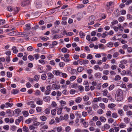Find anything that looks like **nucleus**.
<instances>
[{
	"label": "nucleus",
	"instance_id": "f257e3e1",
	"mask_svg": "<svg viewBox=\"0 0 132 132\" xmlns=\"http://www.w3.org/2000/svg\"><path fill=\"white\" fill-rule=\"evenodd\" d=\"M123 93L121 89H118L116 92V99L118 101H120L123 99Z\"/></svg>",
	"mask_w": 132,
	"mask_h": 132
},
{
	"label": "nucleus",
	"instance_id": "f03ea898",
	"mask_svg": "<svg viewBox=\"0 0 132 132\" xmlns=\"http://www.w3.org/2000/svg\"><path fill=\"white\" fill-rule=\"evenodd\" d=\"M30 0H23L21 4V5L22 6H24L29 5L30 3Z\"/></svg>",
	"mask_w": 132,
	"mask_h": 132
},
{
	"label": "nucleus",
	"instance_id": "7ed1b4c3",
	"mask_svg": "<svg viewBox=\"0 0 132 132\" xmlns=\"http://www.w3.org/2000/svg\"><path fill=\"white\" fill-rule=\"evenodd\" d=\"M60 86L59 85H57L56 84H53L52 85V87L53 90H58L60 88Z\"/></svg>",
	"mask_w": 132,
	"mask_h": 132
},
{
	"label": "nucleus",
	"instance_id": "20e7f679",
	"mask_svg": "<svg viewBox=\"0 0 132 132\" xmlns=\"http://www.w3.org/2000/svg\"><path fill=\"white\" fill-rule=\"evenodd\" d=\"M21 110L20 109H16L14 111V114L15 116H18L20 113Z\"/></svg>",
	"mask_w": 132,
	"mask_h": 132
},
{
	"label": "nucleus",
	"instance_id": "39448f33",
	"mask_svg": "<svg viewBox=\"0 0 132 132\" xmlns=\"http://www.w3.org/2000/svg\"><path fill=\"white\" fill-rule=\"evenodd\" d=\"M27 104L28 105H30L32 108H35L36 107V105L33 101H31L28 102L27 103Z\"/></svg>",
	"mask_w": 132,
	"mask_h": 132
},
{
	"label": "nucleus",
	"instance_id": "423d86ee",
	"mask_svg": "<svg viewBox=\"0 0 132 132\" xmlns=\"http://www.w3.org/2000/svg\"><path fill=\"white\" fill-rule=\"evenodd\" d=\"M53 73L54 75L61 77V72L59 70H54L53 71Z\"/></svg>",
	"mask_w": 132,
	"mask_h": 132
},
{
	"label": "nucleus",
	"instance_id": "0eeeda50",
	"mask_svg": "<svg viewBox=\"0 0 132 132\" xmlns=\"http://www.w3.org/2000/svg\"><path fill=\"white\" fill-rule=\"evenodd\" d=\"M101 74L99 72H98L95 73L94 74V76L95 78H100L101 77Z\"/></svg>",
	"mask_w": 132,
	"mask_h": 132
},
{
	"label": "nucleus",
	"instance_id": "6e6552de",
	"mask_svg": "<svg viewBox=\"0 0 132 132\" xmlns=\"http://www.w3.org/2000/svg\"><path fill=\"white\" fill-rule=\"evenodd\" d=\"M7 11L10 12L13 11V12L14 14L16 13L19 10L18 9H7Z\"/></svg>",
	"mask_w": 132,
	"mask_h": 132
},
{
	"label": "nucleus",
	"instance_id": "1a4fd4ad",
	"mask_svg": "<svg viewBox=\"0 0 132 132\" xmlns=\"http://www.w3.org/2000/svg\"><path fill=\"white\" fill-rule=\"evenodd\" d=\"M118 23V21L116 20H114L111 22L110 26L112 28L114 25L117 24Z\"/></svg>",
	"mask_w": 132,
	"mask_h": 132
},
{
	"label": "nucleus",
	"instance_id": "9d476101",
	"mask_svg": "<svg viewBox=\"0 0 132 132\" xmlns=\"http://www.w3.org/2000/svg\"><path fill=\"white\" fill-rule=\"evenodd\" d=\"M62 109V108H57V114L59 115L61 114Z\"/></svg>",
	"mask_w": 132,
	"mask_h": 132
},
{
	"label": "nucleus",
	"instance_id": "9b49d317",
	"mask_svg": "<svg viewBox=\"0 0 132 132\" xmlns=\"http://www.w3.org/2000/svg\"><path fill=\"white\" fill-rule=\"evenodd\" d=\"M34 119L33 118H29L26 120L25 122L28 124L32 122Z\"/></svg>",
	"mask_w": 132,
	"mask_h": 132
},
{
	"label": "nucleus",
	"instance_id": "f8f14e48",
	"mask_svg": "<svg viewBox=\"0 0 132 132\" xmlns=\"http://www.w3.org/2000/svg\"><path fill=\"white\" fill-rule=\"evenodd\" d=\"M102 99V98L101 97L94 98L93 99V101L95 102H97L99 101H101Z\"/></svg>",
	"mask_w": 132,
	"mask_h": 132
},
{
	"label": "nucleus",
	"instance_id": "ddd939ff",
	"mask_svg": "<svg viewBox=\"0 0 132 132\" xmlns=\"http://www.w3.org/2000/svg\"><path fill=\"white\" fill-rule=\"evenodd\" d=\"M51 98L49 96H46L43 97V100L46 102H48L50 101Z\"/></svg>",
	"mask_w": 132,
	"mask_h": 132
},
{
	"label": "nucleus",
	"instance_id": "4468645a",
	"mask_svg": "<svg viewBox=\"0 0 132 132\" xmlns=\"http://www.w3.org/2000/svg\"><path fill=\"white\" fill-rule=\"evenodd\" d=\"M52 4V0H47L46 2V5L49 6H51Z\"/></svg>",
	"mask_w": 132,
	"mask_h": 132
},
{
	"label": "nucleus",
	"instance_id": "2eb2a0df",
	"mask_svg": "<svg viewBox=\"0 0 132 132\" xmlns=\"http://www.w3.org/2000/svg\"><path fill=\"white\" fill-rule=\"evenodd\" d=\"M82 100L81 98L80 97H78L76 98L75 99V102L77 103H79Z\"/></svg>",
	"mask_w": 132,
	"mask_h": 132
},
{
	"label": "nucleus",
	"instance_id": "dca6fc26",
	"mask_svg": "<svg viewBox=\"0 0 132 132\" xmlns=\"http://www.w3.org/2000/svg\"><path fill=\"white\" fill-rule=\"evenodd\" d=\"M40 76L38 75H35L34 77V80L36 81H38L39 79Z\"/></svg>",
	"mask_w": 132,
	"mask_h": 132
},
{
	"label": "nucleus",
	"instance_id": "f3484780",
	"mask_svg": "<svg viewBox=\"0 0 132 132\" xmlns=\"http://www.w3.org/2000/svg\"><path fill=\"white\" fill-rule=\"evenodd\" d=\"M12 50L13 51V53H16L18 52V50L15 46H13L12 48Z\"/></svg>",
	"mask_w": 132,
	"mask_h": 132
},
{
	"label": "nucleus",
	"instance_id": "a211bd4d",
	"mask_svg": "<svg viewBox=\"0 0 132 132\" xmlns=\"http://www.w3.org/2000/svg\"><path fill=\"white\" fill-rule=\"evenodd\" d=\"M17 31H13L8 34V35L10 36H15L16 35Z\"/></svg>",
	"mask_w": 132,
	"mask_h": 132
},
{
	"label": "nucleus",
	"instance_id": "6ab92c4d",
	"mask_svg": "<svg viewBox=\"0 0 132 132\" xmlns=\"http://www.w3.org/2000/svg\"><path fill=\"white\" fill-rule=\"evenodd\" d=\"M56 131L57 132H61L63 131L62 127L61 126H59L56 127Z\"/></svg>",
	"mask_w": 132,
	"mask_h": 132
},
{
	"label": "nucleus",
	"instance_id": "aec40b11",
	"mask_svg": "<svg viewBox=\"0 0 132 132\" xmlns=\"http://www.w3.org/2000/svg\"><path fill=\"white\" fill-rule=\"evenodd\" d=\"M13 103H10L9 102H7L5 103L6 108H7L8 107H11L13 105Z\"/></svg>",
	"mask_w": 132,
	"mask_h": 132
},
{
	"label": "nucleus",
	"instance_id": "412c9836",
	"mask_svg": "<svg viewBox=\"0 0 132 132\" xmlns=\"http://www.w3.org/2000/svg\"><path fill=\"white\" fill-rule=\"evenodd\" d=\"M116 106L115 104L113 103H111L109 104L108 105V107L109 108L111 109H113L114 107Z\"/></svg>",
	"mask_w": 132,
	"mask_h": 132
},
{
	"label": "nucleus",
	"instance_id": "4be33fe9",
	"mask_svg": "<svg viewBox=\"0 0 132 132\" xmlns=\"http://www.w3.org/2000/svg\"><path fill=\"white\" fill-rule=\"evenodd\" d=\"M61 59L65 62H68L70 61V59H66L64 57H61Z\"/></svg>",
	"mask_w": 132,
	"mask_h": 132
},
{
	"label": "nucleus",
	"instance_id": "5701e85b",
	"mask_svg": "<svg viewBox=\"0 0 132 132\" xmlns=\"http://www.w3.org/2000/svg\"><path fill=\"white\" fill-rule=\"evenodd\" d=\"M79 35L81 38H83L85 35V34L82 31H80L79 32Z\"/></svg>",
	"mask_w": 132,
	"mask_h": 132
},
{
	"label": "nucleus",
	"instance_id": "b1692460",
	"mask_svg": "<svg viewBox=\"0 0 132 132\" xmlns=\"http://www.w3.org/2000/svg\"><path fill=\"white\" fill-rule=\"evenodd\" d=\"M43 103V101L42 100H40L39 99H38L37 102L36 104L38 105H41Z\"/></svg>",
	"mask_w": 132,
	"mask_h": 132
},
{
	"label": "nucleus",
	"instance_id": "393cba45",
	"mask_svg": "<svg viewBox=\"0 0 132 132\" xmlns=\"http://www.w3.org/2000/svg\"><path fill=\"white\" fill-rule=\"evenodd\" d=\"M126 75L127 76H132V73L129 70H127L126 71Z\"/></svg>",
	"mask_w": 132,
	"mask_h": 132
},
{
	"label": "nucleus",
	"instance_id": "a878e982",
	"mask_svg": "<svg viewBox=\"0 0 132 132\" xmlns=\"http://www.w3.org/2000/svg\"><path fill=\"white\" fill-rule=\"evenodd\" d=\"M44 112L45 114H49L50 113V110L48 108H46L45 109Z\"/></svg>",
	"mask_w": 132,
	"mask_h": 132
},
{
	"label": "nucleus",
	"instance_id": "bb28decb",
	"mask_svg": "<svg viewBox=\"0 0 132 132\" xmlns=\"http://www.w3.org/2000/svg\"><path fill=\"white\" fill-rule=\"evenodd\" d=\"M100 120L102 122H104L106 121V119L104 117L101 116L100 118Z\"/></svg>",
	"mask_w": 132,
	"mask_h": 132
},
{
	"label": "nucleus",
	"instance_id": "cd10ccee",
	"mask_svg": "<svg viewBox=\"0 0 132 132\" xmlns=\"http://www.w3.org/2000/svg\"><path fill=\"white\" fill-rule=\"evenodd\" d=\"M103 127L105 129H108L110 128V126L109 125L106 124L104 125Z\"/></svg>",
	"mask_w": 132,
	"mask_h": 132
},
{
	"label": "nucleus",
	"instance_id": "c85d7f7f",
	"mask_svg": "<svg viewBox=\"0 0 132 132\" xmlns=\"http://www.w3.org/2000/svg\"><path fill=\"white\" fill-rule=\"evenodd\" d=\"M47 75L48 77L50 79H52L54 75L51 72L48 73Z\"/></svg>",
	"mask_w": 132,
	"mask_h": 132
},
{
	"label": "nucleus",
	"instance_id": "c756f323",
	"mask_svg": "<svg viewBox=\"0 0 132 132\" xmlns=\"http://www.w3.org/2000/svg\"><path fill=\"white\" fill-rule=\"evenodd\" d=\"M118 26V28H119V30L120 31H123L124 28H123V27L121 26V25L120 24H119L118 25H117Z\"/></svg>",
	"mask_w": 132,
	"mask_h": 132
},
{
	"label": "nucleus",
	"instance_id": "7c9ffc66",
	"mask_svg": "<svg viewBox=\"0 0 132 132\" xmlns=\"http://www.w3.org/2000/svg\"><path fill=\"white\" fill-rule=\"evenodd\" d=\"M108 32L107 31H105L103 33L102 35V38H105L108 35Z\"/></svg>",
	"mask_w": 132,
	"mask_h": 132
},
{
	"label": "nucleus",
	"instance_id": "2f4dec72",
	"mask_svg": "<svg viewBox=\"0 0 132 132\" xmlns=\"http://www.w3.org/2000/svg\"><path fill=\"white\" fill-rule=\"evenodd\" d=\"M23 130L25 132H29L28 128L26 126H24L23 127Z\"/></svg>",
	"mask_w": 132,
	"mask_h": 132
},
{
	"label": "nucleus",
	"instance_id": "473e14b6",
	"mask_svg": "<svg viewBox=\"0 0 132 132\" xmlns=\"http://www.w3.org/2000/svg\"><path fill=\"white\" fill-rule=\"evenodd\" d=\"M100 107L103 109H104L105 108V106L104 104L102 103H101L99 104Z\"/></svg>",
	"mask_w": 132,
	"mask_h": 132
},
{
	"label": "nucleus",
	"instance_id": "72a5a7b5",
	"mask_svg": "<svg viewBox=\"0 0 132 132\" xmlns=\"http://www.w3.org/2000/svg\"><path fill=\"white\" fill-rule=\"evenodd\" d=\"M128 62V61L126 60H121L120 62V63H122L123 64H127Z\"/></svg>",
	"mask_w": 132,
	"mask_h": 132
},
{
	"label": "nucleus",
	"instance_id": "f704fd0d",
	"mask_svg": "<svg viewBox=\"0 0 132 132\" xmlns=\"http://www.w3.org/2000/svg\"><path fill=\"white\" fill-rule=\"evenodd\" d=\"M18 90L17 89H13L11 91V93L14 94H16L18 93Z\"/></svg>",
	"mask_w": 132,
	"mask_h": 132
},
{
	"label": "nucleus",
	"instance_id": "c9c22d12",
	"mask_svg": "<svg viewBox=\"0 0 132 132\" xmlns=\"http://www.w3.org/2000/svg\"><path fill=\"white\" fill-rule=\"evenodd\" d=\"M83 99L84 101H86L89 100V98L88 96L85 95L83 97Z\"/></svg>",
	"mask_w": 132,
	"mask_h": 132
},
{
	"label": "nucleus",
	"instance_id": "e433bc0d",
	"mask_svg": "<svg viewBox=\"0 0 132 132\" xmlns=\"http://www.w3.org/2000/svg\"><path fill=\"white\" fill-rule=\"evenodd\" d=\"M26 27L24 28L26 30H28L31 28L30 24L29 23L26 24L25 25Z\"/></svg>",
	"mask_w": 132,
	"mask_h": 132
},
{
	"label": "nucleus",
	"instance_id": "4c0bfd02",
	"mask_svg": "<svg viewBox=\"0 0 132 132\" xmlns=\"http://www.w3.org/2000/svg\"><path fill=\"white\" fill-rule=\"evenodd\" d=\"M22 113L24 117H27L29 114V113L27 111H23Z\"/></svg>",
	"mask_w": 132,
	"mask_h": 132
},
{
	"label": "nucleus",
	"instance_id": "58836bf2",
	"mask_svg": "<svg viewBox=\"0 0 132 132\" xmlns=\"http://www.w3.org/2000/svg\"><path fill=\"white\" fill-rule=\"evenodd\" d=\"M40 91L38 90H36V91L35 94L36 96L39 95H40Z\"/></svg>",
	"mask_w": 132,
	"mask_h": 132
},
{
	"label": "nucleus",
	"instance_id": "ea45409f",
	"mask_svg": "<svg viewBox=\"0 0 132 132\" xmlns=\"http://www.w3.org/2000/svg\"><path fill=\"white\" fill-rule=\"evenodd\" d=\"M118 113L119 114L122 115L123 113V111L122 109H119L118 111Z\"/></svg>",
	"mask_w": 132,
	"mask_h": 132
},
{
	"label": "nucleus",
	"instance_id": "a19ab883",
	"mask_svg": "<svg viewBox=\"0 0 132 132\" xmlns=\"http://www.w3.org/2000/svg\"><path fill=\"white\" fill-rule=\"evenodd\" d=\"M71 74L72 75H76L77 74L76 70L75 69H72L71 70Z\"/></svg>",
	"mask_w": 132,
	"mask_h": 132
},
{
	"label": "nucleus",
	"instance_id": "79ce46f5",
	"mask_svg": "<svg viewBox=\"0 0 132 132\" xmlns=\"http://www.w3.org/2000/svg\"><path fill=\"white\" fill-rule=\"evenodd\" d=\"M121 79V77L119 75H117L115 76L114 80L115 81L120 80Z\"/></svg>",
	"mask_w": 132,
	"mask_h": 132
},
{
	"label": "nucleus",
	"instance_id": "37998d69",
	"mask_svg": "<svg viewBox=\"0 0 132 132\" xmlns=\"http://www.w3.org/2000/svg\"><path fill=\"white\" fill-rule=\"evenodd\" d=\"M71 128L70 126H67L65 128V131L66 132H69L71 130Z\"/></svg>",
	"mask_w": 132,
	"mask_h": 132
},
{
	"label": "nucleus",
	"instance_id": "c03bdc74",
	"mask_svg": "<svg viewBox=\"0 0 132 132\" xmlns=\"http://www.w3.org/2000/svg\"><path fill=\"white\" fill-rule=\"evenodd\" d=\"M119 126L121 128H123L126 127V125L124 123H122L120 124Z\"/></svg>",
	"mask_w": 132,
	"mask_h": 132
},
{
	"label": "nucleus",
	"instance_id": "a18cd8bd",
	"mask_svg": "<svg viewBox=\"0 0 132 132\" xmlns=\"http://www.w3.org/2000/svg\"><path fill=\"white\" fill-rule=\"evenodd\" d=\"M60 38V35L59 34H56L53 36V39H55L57 38Z\"/></svg>",
	"mask_w": 132,
	"mask_h": 132
},
{
	"label": "nucleus",
	"instance_id": "49530a36",
	"mask_svg": "<svg viewBox=\"0 0 132 132\" xmlns=\"http://www.w3.org/2000/svg\"><path fill=\"white\" fill-rule=\"evenodd\" d=\"M12 76V73L10 72H7V76L8 78H11Z\"/></svg>",
	"mask_w": 132,
	"mask_h": 132
},
{
	"label": "nucleus",
	"instance_id": "de8ad7c7",
	"mask_svg": "<svg viewBox=\"0 0 132 132\" xmlns=\"http://www.w3.org/2000/svg\"><path fill=\"white\" fill-rule=\"evenodd\" d=\"M76 77L75 76H72L70 77L69 78L70 80L71 81L74 80L76 79Z\"/></svg>",
	"mask_w": 132,
	"mask_h": 132
},
{
	"label": "nucleus",
	"instance_id": "09e8293b",
	"mask_svg": "<svg viewBox=\"0 0 132 132\" xmlns=\"http://www.w3.org/2000/svg\"><path fill=\"white\" fill-rule=\"evenodd\" d=\"M46 76L45 74L42 75L41 76V79L43 80H45L46 78Z\"/></svg>",
	"mask_w": 132,
	"mask_h": 132
},
{
	"label": "nucleus",
	"instance_id": "8fccbe9b",
	"mask_svg": "<svg viewBox=\"0 0 132 132\" xmlns=\"http://www.w3.org/2000/svg\"><path fill=\"white\" fill-rule=\"evenodd\" d=\"M113 43L111 42H109L106 45L107 46L109 47H112L113 46Z\"/></svg>",
	"mask_w": 132,
	"mask_h": 132
},
{
	"label": "nucleus",
	"instance_id": "3c124183",
	"mask_svg": "<svg viewBox=\"0 0 132 132\" xmlns=\"http://www.w3.org/2000/svg\"><path fill=\"white\" fill-rule=\"evenodd\" d=\"M125 20L123 16H120L118 18V21L119 22H122Z\"/></svg>",
	"mask_w": 132,
	"mask_h": 132
},
{
	"label": "nucleus",
	"instance_id": "603ef678",
	"mask_svg": "<svg viewBox=\"0 0 132 132\" xmlns=\"http://www.w3.org/2000/svg\"><path fill=\"white\" fill-rule=\"evenodd\" d=\"M130 120V119L127 117H125L124 119V121L126 123H129Z\"/></svg>",
	"mask_w": 132,
	"mask_h": 132
},
{
	"label": "nucleus",
	"instance_id": "864d4df0",
	"mask_svg": "<svg viewBox=\"0 0 132 132\" xmlns=\"http://www.w3.org/2000/svg\"><path fill=\"white\" fill-rule=\"evenodd\" d=\"M51 114L53 115H55L56 113V110L55 109L52 110H51Z\"/></svg>",
	"mask_w": 132,
	"mask_h": 132
},
{
	"label": "nucleus",
	"instance_id": "5fc2aeb1",
	"mask_svg": "<svg viewBox=\"0 0 132 132\" xmlns=\"http://www.w3.org/2000/svg\"><path fill=\"white\" fill-rule=\"evenodd\" d=\"M111 114V112L110 111H108L107 112L106 114L107 117H109L110 116Z\"/></svg>",
	"mask_w": 132,
	"mask_h": 132
},
{
	"label": "nucleus",
	"instance_id": "6e6d98bb",
	"mask_svg": "<svg viewBox=\"0 0 132 132\" xmlns=\"http://www.w3.org/2000/svg\"><path fill=\"white\" fill-rule=\"evenodd\" d=\"M89 21H94L95 20V17L93 15H92L89 17Z\"/></svg>",
	"mask_w": 132,
	"mask_h": 132
},
{
	"label": "nucleus",
	"instance_id": "4d7b16f0",
	"mask_svg": "<svg viewBox=\"0 0 132 132\" xmlns=\"http://www.w3.org/2000/svg\"><path fill=\"white\" fill-rule=\"evenodd\" d=\"M61 77H62L64 78H66L67 77L68 75L65 73L61 72Z\"/></svg>",
	"mask_w": 132,
	"mask_h": 132
},
{
	"label": "nucleus",
	"instance_id": "13d9d810",
	"mask_svg": "<svg viewBox=\"0 0 132 132\" xmlns=\"http://www.w3.org/2000/svg\"><path fill=\"white\" fill-rule=\"evenodd\" d=\"M119 55V53L118 52H116L113 53V56L114 58H116Z\"/></svg>",
	"mask_w": 132,
	"mask_h": 132
},
{
	"label": "nucleus",
	"instance_id": "bf43d9fd",
	"mask_svg": "<svg viewBox=\"0 0 132 132\" xmlns=\"http://www.w3.org/2000/svg\"><path fill=\"white\" fill-rule=\"evenodd\" d=\"M74 101L72 100H71L70 101L69 103V104L70 106H71L74 104Z\"/></svg>",
	"mask_w": 132,
	"mask_h": 132
},
{
	"label": "nucleus",
	"instance_id": "052dcab7",
	"mask_svg": "<svg viewBox=\"0 0 132 132\" xmlns=\"http://www.w3.org/2000/svg\"><path fill=\"white\" fill-rule=\"evenodd\" d=\"M60 104L62 106H64L66 104V102L62 100L60 101Z\"/></svg>",
	"mask_w": 132,
	"mask_h": 132
},
{
	"label": "nucleus",
	"instance_id": "680f3d73",
	"mask_svg": "<svg viewBox=\"0 0 132 132\" xmlns=\"http://www.w3.org/2000/svg\"><path fill=\"white\" fill-rule=\"evenodd\" d=\"M52 86L51 85H47L46 87V89L47 90L51 91L52 89Z\"/></svg>",
	"mask_w": 132,
	"mask_h": 132
},
{
	"label": "nucleus",
	"instance_id": "e2e57ef3",
	"mask_svg": "<svg viewBox=\"0 0 132 132\" xmlns=\"http://www.w3.org/2000/svg\"><path fill=\"white\" fill-rule=\"evenodd\" d=\"M103 74L104 75H108L109 73V71L108 70H105L103 71Z\"/></svg>",
	"mask_w": 132,
	"mask_h": 132
},
{
	"label": "nucleus",
	"instance_id": "0e129e2a",
	"mask_svg": "<svg viewBox=\"0 0 132 132\" xmlns=\"http://www.w3.org/2000/svg\"><path fill=\"white\" fill-rule=\"evenodd\" d=\"M40 119L43 121H45L47 119V118L46 117L43 116L41 117H40Z\"/></svg>",
	"mask_w": 132,
	"mask_h": 132
},
{
	"label": "nucleus",
	"instance_id": "69168bd1",
	"mask_svg": "<svg viewBox=\"0 0 132 132\" xmlns=\"http://www.w3.org/2000/svg\"><path fill=\"white\" fill-rule=\"evenodd\" d=\"M40 123L39 122L35 121L33 122V124L35 126H38Z\"/></svg>",
	"mask_w": 132,
	"mask_h": 132
},
{
	"label": "nucleus",
	"instance_id": "338daca9",
	"mask_svg": "<svg viewBox=\"0 0 132 132\" xmlns=\"http://www.w3.org/2000/svg\"><path fill=\"white\" fill-rule=\"evenodd\" d=\"M61 51L63 53H65L67 52L68 49L65 47H63L61 49Z\"/></svg>",
	"mask_w": 132,
	"mask_h": 132
},
{
	"label": "nucleus",
	"instance_id": "774afa93",
	"mask_svg": "<svg viewBox=\"0 0 132 132\" xmlns=\"http://www.w3.org/2000/svg\"><path fill=\"white\" fill-rule=\"evenodd\" d=\"M36 109L38 112H40L42 111V108L40 107H37L36 108Z\"/></svg>",
	"mask_w": 132,
	"mask_h": 132
}]
</instances>
